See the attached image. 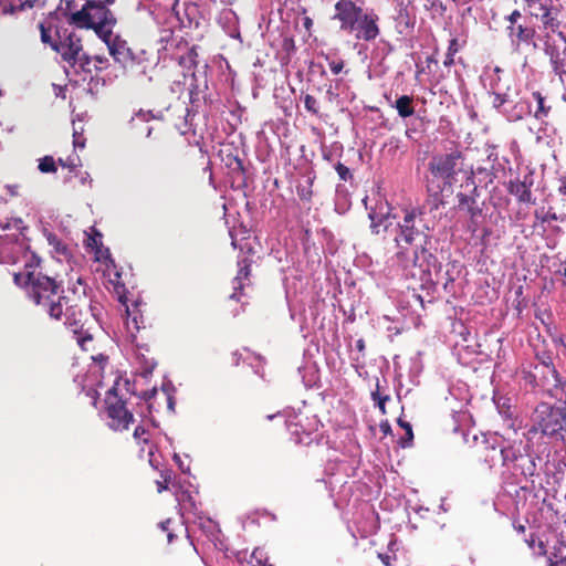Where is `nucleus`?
Here are the masks:
<instances>
[{
    "instance_id": "obj_1",
    "label": "nucleus",
    "mask_w": 566,
    "mask_h": 566,
    "mask_svg": "<svg viewBox=\"0 0 566 566\" xmlns=\"http://www.w3.org/2000/svg\"><path fill=\"white\" fill-rule=\"evenodd\" d=\"M13 280L17 285L27 290L28 296L41 306L51 319L63 322L83 350L88 352L93 348L92 300L87 295V284L81 277L70 283L59 294L61 286L57 281L28 263L24 272L14 273Z\"/></svg>"
},
{
    "instance_id": "obj_2",
    "label": "nucleus",
    "mask_w": 566,
    "mask_h": 566,
    "mask_svg": "<svg viewBox=\"0 0 566 566\" xmlns=\"http://www.w3.org/2000/svg\"><path fill=\"white\" fill-rule=\"evenodd\" d=\"M399 232L395 238L398 247L396 258L399 265L421 285L433 283L430 270L438 264L437 258L423 247L427 242L428 229L422 222V212L418 209L402 210V217L397 222Z\"/></svg>"
},
{
    "instance_id": "obj_3",
    "label": "nucleus",
    "mask_w": 566,
    "mask_h": 566,
    "mask_svg": "<svg viewBox=\"0 0 566 566\" xmlns=\"http://www.w3.org/2000/svg\"><path fill=\"white\" fill-rule=\"evenodd\" d=\"M565 430L564 407L556 408L547 402L537 405L533 412L532 426L527 433L531 438L541 433L542 436L553 437Z\"/></svg>"
},
{
    "instance_id": "obj_4",
    "label": "nucleus",
    "mask_w": 566,
    "mask_h": 566,
    "mask_svg": "<svg viewBox=\"0 0 566 566\" xmlns=\"http://www.w3.org/2000/svg\"><path fill=\"white\" fill-rule=\"evenodd\" d=\"M106 415L108 418V427L114 431H125L134 423L135 418L130 410L126 407V401L118 396L117 387L114 385L109 388L105 396Z\"/></svg>"
},
{
    "instance_id": "obj_5",
    "label": "nucleus",
    "mask_w": 566,
    "mask_h": 566,
    "mask_svg": "<svg viewBox=\"0 0 566 566\" xmlns=\"http://www.w3.org/2000/svg\"><path fill=\"white\" fill-rule=\"evenodd\" d=\"M72 20L94 29L96 32L103 31L105 27L115 22L111 10L101 1H87L82 10L72 14Z\"/></svg>"
},
{
    "instance_id": "obj_6",
    "label": "nucleus",
    "mask_w": 566,
    "mask_h": 566,
    "mask_svg": "<svg viewBox=\"0 0 566 566\" xmlns=\"http://www.w3.org/2000/svg\"><path fill=\"white\" fill-rule=\"evenodd\" d=\"M57 36L59 41L52 43V49L60 53L65 62L72 66L80 64L82 67L90 64V57L83 52L82 41L75 33H67L65 30L63 34L57 32Z\"/></svg>"
},
{
    "instance_id": "obj_7",
    "label": "nucleus",
    "mask_w": 566,
    "mask_h": 566,
    "mask_svg": "<svg viewBox=\"0 0 566 566\" xmlns=\"http://www.w3.org/2000/svg\"><path fill=\"white\" fill-rule=\"evenodd\" d=\"M462 159V153L458 149L436 155L429 163V170L434 177L442 179L446 184H451L453 177L461 170Z\"/></svg>"
},
{
    "instance_id": "obj_8",
    "label": "nucleus",
    "mask_w": 566,
    "mask_h": 566,
    "mask_svg": "<svg viewBox=\"0 0 566 566\" xmlns=\"http://www.w3.org/2000/svg\"><path fill=\"white\" fill-rule=\"evenodd\" d=\"M364 8L354 0H337L332 19L339 23L342 31L352 33L356 22L360 20Z\"/></svg>"
},
{
    "instance_id": "obj_9",
    "label": "nucleus",
    "mask_w": 566,
    "mask_h": 566,
    "mask_svg": "<svg viewBox=\"0 0 566 566\" xmlns=\"http://www.w3.org/2000/svg\"><path fill=\"white\" fill-rule=\"evenodd\" d=\"M21 255L29 259V255L24 252L22 243L11 239L10 237L0 239V263H17ZM28 263L33 264L38 270H40V259L34 254L30 256V260L25 261L24 266ZM24 271L25 269L22 272Z\"/></svg>"
},
{
    "instance_id": "obj_10",
    "label": "nucleus",
    "mask_w": 566,
    "mask_h": 566,
    "mask_svg": "<svg viewBox=\"0 0 566 566\" xmlns=\"http://www.w3.org/2000/svg\"><path fill=\"white\" fill-rule=\"evenodd\" d=\"M457 208L469 216L468 230L474 234L479 229L482 219V205L474 195H467L463 192L457 193Z\"/></svg>"
},
{
    "instance_id": "obj_11",
    "label": "nucleus",
    "mask_w": 566,
    "mask_h": 566,
    "mask_svg": "<svg viewBox=\"0 0 566 566\" xmlns=\"http://www.w3.org/2000/svg\"><path fill=\"white\" fill-rule=\"evenodd\" d=\"M115 289L119 303L125 307V313L127 316L126 325L132 335L134 336L133 331L138 333L142 329H146V321L139 308L140 303L134 302L132 305H129L124 286H116Z\"/></svg>"
},
{
    "instance_id": "obj_12",
    "label": "nucleus",
    "mask_w": 566,
    "mask_h": 566,
    "mask_svg": "<svg viewBox=\"0 0 566 566\" xmlns=\"http://www.w3.org/2000/svg\"><path fill=\"white\" fill-rule=\"evenodd\" d=\"M379 15L373 10H364L360 20L356 22L353 32H356V38L366 42L374 41L380 34L378 25Z\"/></svg>"
},
{
    "instance_id": "obj_13",
    "label": "nucleus",
    "mask_w": 566,
    "mask_h": 566,
    "mask_svg": "<svg viewBox=\"0 0 566 566\" xmlns=\"http://www.w3.org/2000/svg\"><path fill=\"white\" fill-rule=\"evenodd\" d=\"M105 43L107 44L109 54L123 67H128L134 64V53L125 40L120 39L118 35H113L112 32H107Z\"/></svg>"
},
{
    "instance_id": "obj_14",
    "label": "nucleus",
    "mask_w": 566,
    "mask_h": 566,
    "mask_svg": "<svg viewBox=\"0 0 566 566\" xmlns=\"http://www.w3.org/2000/svg\"><path fill=\"white\" fill-rule=\"evenodd\" d=\"M534 184L531 174L524 176L523 179L515 178L511 179L507 184V191L516 198L520 203L533 205L535 199L532 195V186Z\"/></svg>"
},
{
    "instance_id": "obj_15",
    "label": "nucleus",
    "mask_w": 566,
    "mask_h": 566,
    "mask_svg": "<svg viewBox=\"0 0 566 566\" xmlns=\"http://www.w3.org/2000/svg\"><path fill=\"white\" fill-rule=\"evenodd\" d=\"M251 265L252 260L249 258H242L238 261V272L232 280L233 293L230 295L231 300L240 301L244 287L249 285L250 282Z\"/></svg>"
},
{
    "instance_id": "obj_16",
    "label": "nucleus",
    "mask_w": 566,
    "mask_h": 566,
    "mask_svg": "<svg viewBox=\"0 0 566 566\" xmlns=\"http://www.w3.org/2000/svg\"><path fill=\"white\" fill-rule=\"evenodd\" d=\"M507 36L511 40L512 45L518 50L522 45L536 46L534 42L535 29L533 27L516 24L513 27H506Z\"/></svg>"
},
{
    "instance_id": "obj_17",
    "label": "nucleus",
    "mask_w": 566,
    "mask_h": 566,
    "mask_svg": "<svg viewBox=\"0 0 566 566\" xmlns=\"http://www.w3.org/2000/svg\"><path fill=\"white\" fill-rule=\"evenodd\" d=\"M544 52L549 57L553 72L562 82H564L566 78V46L563 52H559L555 45H552L546 41L544 44Z\"/></svg>"
},
{
    "instance_id": "obj_18",
    "label": "nucleus",
    "mask_w": 566,
    "mask_h": 566,
    "mask_svg": "<svg viewBox=\"0 0 566 566\" xmlns=\"http://www.w3.org/2000/svg\"><path fill=\"white\" fill-rule=\"evenodd\" d=\"M559 14V7L553 6L530 15L541 21L543 30L555 33L560 27V21L558 19Z\"/></svg>"
},
{
    "instance_id": "obj_19",
    "label": "nucleus",
    "mask_w": 566,
    "mask_h": 566,
    "mask_svg": "<svg viewBox=\"0 0 566 566\" xmlns=\"http://www.w3.org/2000/svg\"><path fill=\"white\" fill-rule=\"evenodd\" d=\"M136 358L139 364V375L144 378H148L157 366V361L151 355L147 345L136 343Z\"/></svg>"
},
{
    "instance_id": "obj_20",
    "label": "nucleus",
    "mask_w": 566,
    "mask_h": 566,
    "mask_svg": "<svg viewBox=\"0 0 566 566\" xmlns=\"http://www.w3.org/2000/svg\"><path fill=\"white\" fill-rule=\"evenodd\" d=\"M491 451L494 454L491 455L490 461L494 462L495 455H499L501 458L502 465H506L511 462H514L520 457L518 451L515 450L513 446L500 447L499 450H496L495 447H491Z\"/></svg>"
},
{
    "instance_id": "obj_21",
    "label": "nucleus",
    "mask_w": 566,
    "mask_h": 566,
    "mask_svg": "<svg viewBox=\"0 0 566 566\" xmlns=\"http://www.w3.org/2000/svg\"><path fill=\"white\" fill-rule=\"evenodd\" d=\"M412 103L413 98L409 95H401L396 99L395 108L397 109L400 117L406 118L413 115L415 107Z\"/></svg>"
},
{
    "instance_id": "obj_22",
    "label": "nucleus",
    "mask_w": 566,
    "mask_h": 566,
    "mask_svg": "<svg viewBox=\"0 0 566 566\" xmlns=\"http://www.w3.org/2000/svg\"><path fill=\"white\" fill-rule=\"evenodd\" d=\"M533 99L536 102L537 107L534 112L536 119H543L548 116L552 106L546 104V97L538 91L532 93Z\"/></svg>"
},
{
    "instance_id": "obj_23",
    "label": "nucleus",
    "mask_w": 566,
    "mask_h": 566,
    "mask_svg": "<svg viewBox=\"0 0 566 566\" xmlns=\"http://www.w3.org/2000/svg\"><path fill=\"white\" fill-rule=\"evenodd\" d=\"M46 240L49 244L53 248L54 252L64 258H69L71 255L69 245L64 243L56 234L50 232L46 234Z\"/></svg>"
},
{
    "instance_id": "obj_24",
    "label": "nucleus",
    "mask_w": 566,
    "mask_h": 566,
    "mask_svg": "<svg viewBox=\"0 0 566 566\" xmlns=\"http://www.w3.org/2000/svg\"><path fill=\"white\" fill-rule=\"evenodd\" d=\"M369 218H370V230L373 233L375 234H378L380 233L381 231V227H382V230H386L387 229V224H384L382 223L385 221H387V219L389 218V213H382V212H379L377 213L375 210H371L369 213H368Z\"/></svg>"
},
{
    "instance_id": "obj_25",
    "label": "nucleus",
    "mask_w": 566,
    "mask_h": 566,
    "mask_svg": "<svg viewBox=\"0 0 566 566\" xmlns=\"http://www.w3.org/2000/svg\"><path fill=\"white\" fill-rule=\"evenodd\" d=\"M534 216L536 220L541 221L542 223H548L551 221H560L566 222V214H557L553 211L552 208H549L547 211H544V209L535 210Z\"/></svg>"
},
{
    "instance_id": "obj_26",
    "label": "nucleus",
    "mask_w": 566,
    "mask_h": 566,
    "mask_svg": "<svg viewBox=\"0 0 566 566\" xmlns=\"http://www.w3.org/2000/svg\"><path fill=\"white\" fill-rule=\"evenodd\" d=\"M566 560V544L559 543L548 557V566H563Z\"/></svg>"
},
{
    "instance_id": "obj_27",
    "label": "nucleus",
    "mask_w": 566,
    "mask_h": 566,
    "mask_svg": "<svg viewBox=\"0 0 566 566\" xmlns=\"http://www.w3.org/2000/svg\"><path fill=\"white\" fill-rule=\"evenodd\" d=\"M177 499H178L179 505L184 512L197 514L198 507H197L196 499L191 495V493L181 492Z\"/></svg>"
},
{
    "instance_id": "obj_28",
    "label": "nucleus",
    "mask_w": 566,
    "mask_h": 566,
    "mask_svg": "<svg viewBox=\"0 0 566 566\" xmlns=\"http://www.w3.org/2000/svg\"><path fill=\"white\" fill-rule=\"evenodd\" d=\"M528 14L555 6L554 0H523Z\"/></svg>"
},
{
    "instance_id": "obj_29",
    "label": "nucleus",
    "mask_w": 566,
    "mask_h": 566,
    "mask_svg": "<svg viewBox=\"0 0 566 566\" xmlns=\"http://www.w3.org/2000/svg\"><path fill=\"white\" fill-rule=\"evenodd\" d=\"M398 424L403 429V432H406V436L400 439L399 444L401 446V448L411 447L413 440V431L411 424L408 421L402 420L401 418L398 419Z\"/></svg>"
},
{
    "instance_id": "obj_30",
    "label": "nucleus",
    "mask_w": 566,
    "mask_h": 566,
    "mask_svg": "<svg viewBox=\"0 0 566 566\" xmlns=\"http://www.w3.org/2000/svg\"><path fill=\"white\" fill-rule=\"evenodd\" d=\"M174 478H175V473L171 470L161 471L160 479L156 481L158 493H161L163 491L168 490L169 485L172 483Z\"/></svg>"
},
{
    "instance_id": "obj_31",
    "label": "nucleus",
    "mask_w": 566,
    "mask_h": 566,
    "mask_svg": "<svg viewBox=\"0 0 566 566\" xmlns=\"http://www.w3.org/2000/svg\"><path fill=\"white\" fill-rule=\"evenodd\" d=\"M150 431L142 424L137 426L133 433V437L138 446L148 444L150 442Z\"/></svg>"
},
{
    "instance_id": "obj_32",
    "label": "nucleus",
    "mask_w": 566,
    "mask_h": 566,
    "mask_svg": "<svg viewBox=\"0 0 566 566\" xmlns=\"http://www.w3.org/2000/svg\"><path fill=\"white\" fill-rule=\"evenodd\" d=\"M250 566H273L269 563L265 553L261 548H255L249 560Z\"/></svg>"
},
{
    "instance_id": "obj_33",
    "label": "nucleus",
    "mask_w": 566,
    "mask_h": 566,
    "mask_svg": "<svg viewBox=\"0 0 566 566\" xmlns=\"http://www.w3.org/2000/svg\"><path fill=\"white\" fill-rule=\"evenodd\" d=\"M459 52V43L458 39L453 38L450 40L448 45V51L446 54V59L443 61V65L450 67L454 64V55Z\"/></svg>"
},
{
    "instance_id": "obj_34",
    "label": "nucleus",
    "mask_w": 566,
    "mask_h": 566,
    "mask_svg": "<svg viewBox=\"0 0 566 566\" xmlns=\"http://www.w3.org/2000/svg\"><path fill=\"white\" fill-rule=\"evenodd\" d=\"M38 168L43 174L55 172L57 170L56 163L52 156L40 158Z\"/></svg>"
},
{
    "instance_id": "obj_35",
    "label": "nucleus",
    "mask_w": 566,
    "mask_h": 566,
    "mask_svg": "<svg viewBox=\"0 0 566 566\" xmlns=\"http://www.w3.org/2000/svg\"><path fill=\"white\" fill-rule=\"evenodd\" d=\"M379 388H380V386H379V382L377 381L376 390L371 392V399L376 402L380 412L382 415H385L386 413V402L389 400V396L381 395L379 391Z\"/></svg>"
},
{
    "instance_id": "obj_36",
    "label": "nucleus",
    "mask_w": 566,
    "mask_h": 566,
    "mask_svg": "<svg viewBox=\"0 0 566 566\" xmlns=\"http://www.w3.org/2000/svg\"><path fill=\"white\" fill-rule=\"evenodd\" d=\"M158 395V390L156 387L149 390H145L140 394V398L144 399L148 403L149 411H158V408L156 407L155 398Z\"/></svg>"
},
{
    "instance_id": "obj_37",
    "label": "nucleus",
    "mask_w": 566,
    "mask_h": 566,
    "mask_svg": "<svg viewBox=\"0 0 566 566\" xmlns=\"http://www.w3.org/2000/svg\"><path fill=\"white\" fill-rule=\"evenodd\" d=\"M17 11V3L13 0H0V17L12 14Z\"/></svg>"
},
{
    "instance_id": "obj_38",
    "label": "nucleus",
    "mask_w": 566,
    "mask_h": 566,
    "mask_svg": "<svg viewBox=\"0 0 566 566\" xmlns=\"http://www.w3.org/2000/svg\"><path fill=\"white\" fill-rule=\"evenodd\" d=\"M304 106L307 112L314 115L318 114V103L313 95L306 94L304 96Z\"/></svg>"
},
{
    "instance_id": "obj_39",
    "label": "nucleus",
    "mask_w": 566,
    "mask_h": 566,
    "mask_svg": "<svg viewBox=\"0 0 566 566\" xmlns=\"http://www.w3.org/2000/svg\"><path fill=\"white\" fill-rule=\"evenodd\" d=\"M297 196L301 200L310 202L312 199V187L311 185H298L296 187Z\"/></svg>"
},
{
    "instance_id": "obj_40",
    "label": "nucleus",
    "mask_w": 566,
    "mask_h": 566,
    "mask_svg": "<svg viewBox=\"0 0 566 566\" xmlns=\"http://www.w3.org/2000/svg\"><path fill=\"white\" fill-rule=\"evenodd\" d=\"M537 357L545 367L551 368V371L554 377L558 376L557 370L554 367L552 356L548 353H543L542 355H538Z\"/></svg>"
},
{
    "instance_id": "obj_41",
    "label": "nucleus",
    "mask_w": 566,
    "mask_h": 566,
    "mask_svg": "<svg viewBox=\"0 0 566 566\" xmlns=\"http://www.w3.org/2000/svg\"><path fill=\"white\" fill-rule=\"evenodd\" d=\"M335 169H336L340 180H343V181H347L353 177L349 168L339 161L335 165Z\"/></svg>"
},
{
    "instance_id": "obj_42",
    "label": "nucleus",
    "mask_w": 566,
    "mask_h": 566,
    "mask_svg": "<svg viewBox=\"0 0 566 566\" xmlns=\"http://www.w3.org/2000/svg\"><path fill=\"white\" fill-rule=\"evenodd\" d=\"M521 18H522L521 11L515 9L509 15L504 17V21L507 22L506 27H513V25L520 24L518 20Z\"/></svg>"
},
{
    "instance_id": "obj_43",
    "label": "nucleus",
    "mask_w": 566,
    "mask_h": 566,
    "mask_svg": "<svg viewBox=\"0 0 566 566\" xmlns=\"http://www.w3.org/2000/svg\"><path fill=\"white\" fill-rule=\"evenodd\" d=\"M326 60L328 61V66L333 74L337 75L343 71L344 61L342 59L329 60L328 57H326Z\"/></svg>"
},
{
    "instance_id": "obj_44",
    "label": "nucleus",
    "mask_w": 566,
    "mask_h": 566,
    "mask_svg": "<svg viewBox=\"0 0 566 566\" xmlns=\"http://www.w3.org/2000/svg\"><path fill=\"white\" fill-rule=\"evenodd\" d=\"M40 31H41V41L45 44H50L52 46V43H57V41H53L50 29H46L43 23L39 24Z\"/></svg>"
},
{
    "instance_id": "obj_45",
    "label": "nucleus",
    "mask_w": 566,
    "mask_h": 566,
    "mask_svg": "<svg viewBox=\"0 0 566 566\" xmlns=\"http://www.w3.org/2000/svg\"><path fill=\"white\" fill-rule=\"evenodd\" d=\"M170 524H171V520H166L165 522H161L159 524V527L161 528V531L167 534L168 543H171L172 538H174V533L170 530Z\"/></svg>"
},
{
    "instance_id": "obj_46",
    "label": "nucleus",
    "mask_w": 566,
    "mask_h": 566,
    "mask_svg": "<svg viewBox=\"0 0 566 566\" xmlns=\"http://www.w3.org/2000/svg\"><path fill=\"white\" fill-rule=\"evenodd\" d=\"M555 454H556V457H558L557 468L558 469L566 468V444H564V447L560 449L559 452L556 451Z\"/></svg>"
},
{
    "instance_id": "obj_47",
    "label": "nucleus",
    "mask_w": 566,
    "mask_h": 566,
    "mask_svg": "<svg viewBox=\"0 0 566 566\" xmlns=\"http://www.w3.org/2000/svg\"><path fill=\"white\" fill-rule=\"evenodd\" d=\"M442 279H443V282H442L443 289L447 292H450L451 290L449 287L453 285L454 277L450 274V271L447 270V272L444 273Z\"/></svg>"
},
{
    "instance_id": "obj_48",
    "label": "nucleus",
    "mask_w": 566,
    "mask_h": 566,
    "mask_svg": "<svg viewBox=\"0 0 566 566\" xmlns=\"http://www.w3.org/2000/svg\"><path fill=\"white\" fill-rule=\"evenodd\" d=\"M57 163L62 167L69 168L70 171H73L77 168V164L74 161V159H71V158H67V159L59 158Z\"/></svg>"
},
{
    "instance_id": "obj_49",
    "label": "nucleus",
    "mask_w": 566,
    "mask_h": 566,
    "mask_svg": "<svg viewBox=\"0 0 566 566\" xmlns=\"http://www.w3.org/2000/svg\"><path fill=\"white\" fill-rule=\"evenodd\" d=\"M163 392H164L165 400L167 402V408L169 411L172 412L175 410V398L165 388H163Z\"/></svg>"
},
{
    "instance_id": "obj_50",
    "label": "nucleus",
    "mask_w": 566,
    "mask_h": 566,
    "mask_svg": "<svg viewBox=\"0 0 566 566\" xmlns=\"http://www.w3.org/2000/svg\"><path fill=\"white\" fill-rule=\"evenodd\" d=\"M507 102V98H506V95L505 94H499V93H495L494 94V98H493V106L495 108H500L502 105H504L505 103Z\"/></svg>"
},
{
    "instance_id": "obj_51",
    "label": "nucleus",
    "mask_w": 566,
    "mask_h": 566,
    "mask_svg": "<svg viewBox=\"0 0 566 566\" xmlns=\"http://www.w3.org/2000/svg\"><path fill=\"white\" fill-rule=\"evenodd\" d=\"M36 2L38 0H19V3H17V9L18 11H22L25 8H33Z\"/></svg>"
},
{
    "instance_id": "obj_52",
    "label": "nucleus",
    "mask_w": 566,
    "mask_h": 566,
    "mask_svg": "<svg viewBox=\"0 0 566 566\" xmlns=\"http://www.w3.org/2000/svg\"><path fill=\"white\" fill-rule=\"evenodd\" d=\"M98 244H102V234L96 232L95 235L90 237L88 245L97 248Z\"/></svg>"
},
{
    "instance_id": "obj_53",
    "label": "nucleus",
    "mask_w": 566,
    "mask_h": 566,
    "mask_svg": "<svg viewBox=\"0 0 566 566\" xmlns=\"http://www.w3.org/2000/svg\"><path fill=\"white\" fill-rule=\"evenodd\" d=\"M379 428H380V431L384 433V434H390L391 433V427H390V423L386 420V421H382L380 424H379Z\"/></svg>"
},
{
    "instance_id": "obj_54",
    "label": "nucleus",
    "mask_w": 566,
    "mask_h": 566,
    "mask_svg": "<svg viewBox=\"0 0 566 566\" xmlns=\"http://www.w3.org/2000/svg\"><path fill=\"white\" fill-rule=\"evenodd\" d=\"M233 161H234V166L232 167V169L243 172L244 167H243L242 160L238 157H233Z\"/></svg>"
},
{
    "instance_id": "obj_55",
    "label": "nucleus",
    "mask_w": 566,
    "mask_h": 566,
    "mask_svg": "<svg viewBox=\"0 0 566 566\" xmlns=\"http://www.w3.org/2000/svg\"><path fill=\"white\" fill-rule=\"evenodd\" d=\"M380 560L382 562L384 565L386 566H391V556L388 555V554H379L378 555Z\"/></svg>"
},
{
    "instance_id": "obj_56",
    "label": "nucleus",
    "mask_w": 566,
    "mask_h": 566,
    "mask_svg": "<svg viewBox=\"0 0 566 566\" xmlns=\"http://www.w3.org/2000/svg\"><path fill=\"white\" fill-rule=\"evenodd\" d=\"M356 348H357L360 353H364V350H365V342H364V339H361V338H360V339H358V340L356 342Z\"/></svg>"
},
{
    "instance_id": "obj_57",
    "label": "nucleus",
    "mask_w": 566,
    "mask_h": 566,
    "mask_svg": "<svg viewBox=\"0 0 566 566\" xmlns=\"http://www.w3.org/2000/svg\"><path fill=\"white\" fill-rule=\"evenodd\" d=\"M107 32H112L107 27L103 31L96 32L104 41Z\"/></svg>"
},
{
    "instance_id": "obj_58",
    "label": "nucleus",
    "mask_w": 566,
    "mask_h": 566,
    "mask_svg": "<svg viewBox=\"0 0 566 566\" xmlns=\"http://www.w3.org/2000/svg\"><path fill=\"white\" fill-rule=\"evenodd\" d=\"M312 24H313V21H312V19H311V18H308V17H307V18H305V19H304V27H305L307 30H310V28L312 27Z\"/></svg>"
},
{
    "instance_id": "obj_59",
    "label": "nucleus",
    "mask_w": 566,
    "mask_h": 566,
    "mask_svg": "<svg viewBox=\"0 0 566 566\" xmlns=\"http://www.w3.org/2000/svg\"><path fill=\"white\" fill-rule=\"evenodd\" d=\"M502 412H503V413H504V416H505L506 418H509V419H511V418H512V416H513V412L511 411L510 407H507V409L503 410Z\"/></svg>"
},
{
    "instance_id": "obj_60",
    "label": "nucleus",
    "mask_w": 566,
    "mask_h": 566,
    "mask_svg": "<svg viewBox=\"0 0 566 566\" xmlns=\"http://www.w3.org/2000/svg\"><path fill=\"white\" fill-rule=\"evenodd\" d=\"M558 190L560 193L566 195V181L563 182Z\"/></svg>"
},
{
    "instance_id": "obj_61",
    "label": "nucleus",
    "mask_w": 566,
    "mask_h": 566,
    "mask_svg": "<svg viewBox=\"0 0 566 566\" xmlns=\"http://www.w3.org/2000/svg\"><path fill=\"white\" fill-rule=\"evenodd\" d=\"M564 426H565V431H566V401L564 405Z\"/></svg>"
},
{
    "instance_id": "obj_62",
    "label": "nucleus",
    "mask_w": 566,
    "mask_h": 566,
    "mask_svg": "<svg viewBox=\"0 0 566 566\" xmlns=\"http://www.w3.org/2000/svg\"><path fill=\"white\" fill-rule=\"evenodd\" d=\"M525 527L523 525L518 526L520 532H524Z\"/></svg>"
},
{
    "instance_id": "obj_63",
    "label": "nucleus",
    "mask_w": 566,
    "mask_h": 566,
    "mask_svg": "<svg viewBox=\"0 0 566 566\" xmlns=\"http://www.w3.org/2000/svg\"><path fill=\"white\" fill-rule=\"evenodd\" d=\"M232 245H233L234 248H237V242H235V240H232Z\"/></svg>"
},
{
    "instance_id": "obj_64",
    "label": "nucleus",
    "mask_w": 566,
    "mask_h": 566,
    "mask_svg": "<svg viewBox=\"0 0 566 566\" xmlns=\"http://www.w3.org/2000/svg\"><path fill=\"white\" fill-rule=\"evenodd\" d=\"M564 276L566 277V268L564 269Z\"/></svg>"
}]
</instances>
